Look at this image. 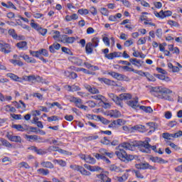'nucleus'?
<instances>
[{"instance_id": "1", "label": "nucleus", "mask_w": 182, "mask_h": 182, "mask_svg": "<svg viewBox=\"0 0 182 182\" xmlns=\"http://www.w3.org/2000/svg\"><path fill=\"white\" fill-rule=\"evenodd\" d=\"M134 146V147H138L139 151H141L142 153L150 154L151 153V150L155 153H157V146H151L147 141H136Z\"/></svg>"}, {"instance_id": "2", "label": "nucleus", "mask_w": 182, "mask_h": 182, "mask_svg": "<svg viewBox=\"0 0 182 182\" xmlns=\"http://www.w3.org/2000/svg\"><path fill=\"white\" fill-rule=\"evenodd\" d=\"M170 93H173V91L168 88H164L161 92H159V95H157V97H159V99H163L164 100H168L169 102H171L173 98L168 95Z\"/></svg>"}, {"instance_id": "3", "label": "nucleus", "mask_w": 182, "mask_h": 182, "mask_svg": "<svg viewBox=\"0 0 182 182\" xmlns=\"http://www.w3.org/2000/svg\"><path fill=\"white\" fill-rule=\"evenodd\" d=\"M26 139L28 141H37V143H46V140H43V138L38 136V135H28L26 134Z\"/></svg>"}, {"instance_id": "4", "label": "nucleus", "mask_w": 182, "mask_h": 182, "mask_svg": "<svg viewBox=\"0 0 182 182\" xmlns=\"http://www.w3.org/2000/svg\"><path fill=\"white\" fill-rule=\"evenodd\" d=\"M108 96L112 102H115V105H117V106H122V102H120L121 100L119 96H117L113 93H108Z\"/></svg>"}, {"instance_id": "5", "label": "nucleus", "mask_w": 182, "mask_h": 182, "mask_svg": "<svg viewBox=\"0 0 182 182\" xmlns=\"http://www.w3.org/2000/svg\"><path fill=\"white\" fill-rule=\"evenodd\" d=\"M115 154L117 157L119 159V160H121L122 161H126V156L127 153L126 152V151H124V149H119V151H115Z\"/></svg>"}, {"instance_id": "6", "label": "nucleus", "mask_w": 182, "mask_h": 182, "mask_svg": "<svg viewBox=\"0 0 182 182\" xmlns=\"http://www.w3.org/2000/svg\"><path fill=\"white\" fill-rule=\"evenodd\" d=\"M99 153H94L93 156L94 157H95V159H97V160H100V159H102V157H105L106 154H107V150L105 149H100L99 150Z\"/></svg>"}, {"instance_id": "7", "label": "nucleus", "mask_w": 182, "mask_h": 182, "mask_svg": "<svg viewBox=\"0 0 182 182\" xmlns=\"http://www.w3.org/2000/svg\"><path fill=\"white\" fill-rule=\"evenodd\" d=\"M164 87H151L150 89V93H151V95H154V96H156V97H157V96H159V95L161 93Z\"/></svg>"}, {"instance_id": "8", "label": "nucleus", "mask_w": 182, "mask_h": 182, "mask_svg": "<svg viewBox=\"0 0 182 182\" xmlns=\"http://www.w3.org/2000/svg\"><path fill=\"white\" fill-rule=\"evenodd\" d=\"M0 50L4 53H11V45L9 43H0Z\"/></svg>"}, {"instance_id": "9", "label": "nucleus", "mask_w": 182, "mask_h": 182, "mask_svg": "<svg viewBox=\"0 0 182 182\" xmlns=\"http://www.w3.org/2000/svg\"><path fill=\"white\" fill-rule=\"evenodd\" d=\"M127 105H128V106L130 107H132V109H137V107H140L139 105V98L137 97L135 100L127 101Z\"/></svg>"}, {"instance_id": "10", "label": "nucleus", "mask_w": 182, "mask_h": 182, "mask_svg": "<svg viewBox=\"0 0 182 182\" xmlns=\"http://www.w3.org/2000/svg\"><path fill=\"white\" fill-rule=\"evenodd\" d=\"M7 139L10 140L11 141H14V143H21L22 141V139L19 136H14L11 135V134L8 133L6 134Z\"/></svg>"}, {"instance_id": "11", "label": "nucleus", "mask_w": 182, "mask_h": 182, "mask_svg": "<svg viewBox=\"0 0 182 182\" xmlns=\"http://www.w3.org/2000/svg\"><path fill=\"white\" fill-rule=\"evenodd\" d=\"M150 161H153V163H159V164H166V163H168V161L159 156H151Z\"/></svg>"}, {"instance_id": "12", "label": "nucleus", "mask_w": 182, "mask_h": 182, "mask_svg": "<svg viewBox=\"0 0 182 182\" xmlns=\"http://www.w3.org/2000/svg\"><path fill=\"white\" fill-rule=\"evenodd\" d=\"M108 75H109L114 79H117V80H119V81L123 80V75H124L123 74L111 71V72H108Z\"/></svg>"}, {"instance_id": "13", "label": "nucleus", "mask_w": 182, "mask_h": 182, "mask_svg": "<svg viewBox=\"0 0 182 182\" xmlns=\"http://www.w3.org/2000/svg\"><path fill=\"white\" fill-rule=\"evenodd\" d=\"M69 60L74 65H77V66H82V63H83L82 59L77 58V57H70Z\"/></svg>"}, {"instance_id": "14", "label": "nucleus", "mask_w": 182, "mask_h": 182, "mask_svg": "<svg viewBox=\"0 0 182 182\" xmlns=\"http://www.w3.org/2000/svg\"><path fill=\"white\" fill-rule=\"evenodd\" d=\"M130 99H132V95L130 94L123 93L119 95V100H121L120 103L122 104L119 107H123V100H130Z\"/></svg>"}, {"instance_id": "15", "label": "nucleus", "mask_w": 182, "mask_h": 182, "mask_svg": "<svg viewBox=\"0 0 182 182\" xmlns=\"http://www.w3.org/2000/svg\"><path fill=\"white\" fill-rule=\"evenodd\" d=\"M19 57L24 59V60L26 61L27 63H36V60L35 58H30V56L28 55H20Z\"/></svg>"}, {"instance_id": "16", "label": "nucleus", "mask_w": 182, "mask_h": 182, "mask_svg": "<svg viewBox=\"0 0 182 182\" xmlns=\"http://www.w3.org/2000/svg\"><path fill=\"white\" fill-rule=\"evenodd\" d=\"M85 87L87 90H88V92H90V93H92V95H97L100 93L99 90H97V88L92 87L89 85H85Z\"/></svg>"}, {"instance_id": "17", "label": "nucleus", "mask_w": 182, "mask_h": 182, "mask_svg": "<svg viewBox=\"0 0 182 182\" xmlns=\"http://www.w3.org/2000/svg\"><path fill=\"white\" fill-rule=\"evenodd\" d=\"M17 48L22 50H26L28 49V43L26 41H21L16 43Z\"/></svg>"}, {"instance_id": "18", "label": "nucleus", "mask_w": 182, "mask_h": 182, "mask_svg": "<svg viewBox=\"0 0 182 182\" xmlns=\"http://www.w3.org/2000/svg\"><path fill=\"white\" fill-rule=\"evenodd\" d=\"M93 43L92 42H89L85 46V52L87 55H90L93 53Z\"/></svg>"}, {"instance_id": "19", "label": "nucleus", "mask_w": 182, "mask_h": 182, "mask_svg": "<svg viewBox=\"0 0 182 182\" xmlns=\"http://www.w3.org/2000/svg\"><path fill=\"white\" fill-rule=\"evenodd\" d=\"M84 167L87 168V170H90V171H100V170H102V168L100 166H92L89 164H84Z\"/></svg>"}, {"instance_id": "20", "label": "nucleus", "mask_w": 182, "mask_h": 182, "mask_svg": "<svg viewBox=\"0 0 182 182\" xmlns=\"http://www.w3.org/2000/svg\"><path fill=\"white\" fill-rule=\"evenodd\" d=\"M97 177L98 178H100L101 182H112V179L109 178V177H107V176H106L103 173L97 175Z\"/></svg>"}, {"instance_id": "21", "label": "nucleus", "mask_w": 182, "mask_h": 182, "mask_svg": "<svg viewBox=\"0 0 182 182\" xmlns=\"http://www.w3.org/2000/svg\"><path fill=\"white\" fill-rule=\"evenodd\" d=\"M41 165L42 167H44V168H54L53 164L50 161H42L41 163Z\"/></svg>"}, {"instance_id": "22", "label": "nucleus", "mask_w": 182, "mask_h": 182, "mask_svg": "<svg viewBox=\"0 0 182 182\" xmlns=\"http://www.w3.org/2000/svg\"><path fill=\"white\" fill-rule=\"evenodd\" d=\"M132 129L133 130H137L138 132H140L141 133L146 132V127H144L143 125H140V124L135 125V126L132 127Z\"/></svg>"}, {"instance_id": "23", "label": "nucleus", "mask_w": 182, "mask_h": 182, "mask_svg": "<svg viewBox=\"0 0 182 182\" xmlns=\"http://www.w3.org/2000/svg\"><path fill=\"white\" fill-rule=\"evenodd\" d=\"M140 110H142L145 113H153V109L151 107H146L144 105L139 106Z\"/></svg>"}, {"instance_id": "24", "label": "nucleus", "mask_w": 182, "mask_h": 182, "mask_svg": "<svg viewBox=\"0 0 182 182\" xmlns=\"http://www.w3.org/2000/svg\"><path fill=\"white\" fill-rule=\"evenodd\" d=\"M75 41H76L75 37H68V36H64L63 37V41L65 43H73Z\"/></svg>"}, {"instance_id": "25", "label": "nucleus", "mask_w": 182, "mask_h": 182, "mask_svg": "<svg viewBox=\"0 0 182 182\" xmlns=\"http://www.w3.org/2000/svg\"><path fill=\"white\" fill-rule=\"evenodd\" d=\"M161 19H164V18H167L168 16H171L173 15V12L171 11H161Z\"/></svg>"}, {"instance_id": "26", "label": "nucleus", "mask_w": 182, "mask_h": 182, "mask_svg": "<svg viewBox=\"0 0 182 182\" xmlns=\"http://www.w3.org/2000/svg\"><path fill=\"white\" fill-rule=\"evenodd\" d=\"M129 62L132 63L134 66H137L138 68L139 66H141V60H137L136 58H131L129 59Z\"/></svg>"}, {"instance_id": "27", "label": "nucleus", "mask_w": 182, "mask_h": 182, "mask_svg": "<svg viewBox=\"0 0 182 182\" xmlns=\"http://www.w3.org/2000/svg\"><path fill=\"white\" fill-rule=\"evenodd\" d=\"M78 171H80V173H81V174H82L83 176H90V174H92L90 172L86 171L85 168L80 166L78 168Z\"/></svg>"}, {"instance_id": "28", "label": "nucleus", "mask_w": 182, "mask_h": 182, "mask_svg": "<svg viewBox=\"0 0 182 182\" xmlns=\"http://www.w3.org/2000/svg\"><path fill=\"white\" fill-rule=\"evenodd\" d=\"M141 164L142 170H147V168L149 170H154V166L149 165V163H141Z\"/></svg>"}, {"instance_id": "29", "label": "nucleus", "mask_w": 182, "mask_h": 182, "mask_svg": "<svg viewBox=\"0 0 182 182\" xmlns=\"http://www.w3.org/2000/svg\"><path fill=\"white\" fill-rule=\"evenodd\" d=\"M7 77H10L11 80H14L15 82H19V77L14 73H7Z\"/></svg>"}, {"instance_id": "30", "label": "nucleus", "mask_w": 182, "mask_h": 182, "mask_svg": "<svg viewBox=\"0 0 182 182\" xmlns=\"http://www.w3.org/2000/svg\"><path fill=\"white\" fill-rule=\"evenodd\" d=\"M149 127V131L148 132L149 134H151V133H154L156 132V127H154V122L147 123Z\"/></svg>"}, {"instance_id": "31", "label": "nucleus", "mask_w": 182, "mask_h": 182, "mask_svg": "<svg viewBox=\"0 0 182 182\" xmlns=\"http://www.w3.org/2000/svg\"><path fill=\"white\" fill-rule=\"evenodd\" d=\"M85 161L89 164H95V163H96V159H95V158L92 157L90 155H87Z\"/></svg>"}, {"instance_id": "32", "label": "nucleus", "mask_w": 182, "mask_h": 182, "mask_svg": "<svg viewBox=\"0 0 182 182\" xmlns=\"http://www.w3.org/2000/svg\"><path fill=\"white\" fill-rule=\"evenodd\" d=\"M23 80H26L27 82H32L33 83V82H36V75H31L28 76H25L23 77Z\"/></svg>"}, {"instance_id": "33", "label": "nucleus", "mask_w": 182, "mask_h": 182, "mask_svg": "<svg viewBox=\"0 0 182 182\" xmlns=\"http://www.w3.org/2000/svg\"><path fill=\"white\" fill-rule=\"evenodd\" d=\"M38 174H42V176H48L49 174V171L43 168H39L37 170Z\"/></svg>"}, {"instance_id": "34", "label": "nucleus", "mask_w": 182, "mask_h": 182, "mask_svg": "<svg viewBox=\"0 0 182 182\" xmlns=\"http://www.w3.org/2000/svg\"><path fill=\"white\" fill-rule=\"evenodd\" d=\"M99 42H100V41L99 40V38L94 37L93 38H92L91 43H92L93 48H97L99 46Z\"/></svg>"}, {"instance_id": "35", "label": "nucleus", "mask_w": 182, "mask_h": 182, "mask_svg": "<svg viewBox=\"0 0 182 182\" xmlns=\"http://www.w3.org/2000/svg\"><path fill=\"white\" fill-rule=\"evenodd\" d=\"M120 146L123 147V149H125V150H132V144L128 142H123L122 144H121Z\"/></svg>"}, {"instance_id": "36", "label": "nucleus", "mask_w": 182, "mask_h": 182, "mask_svg": "<svg viewBox=\"0 0 182 182\" xmlns=\"http://www.w3.org/2000/svg\"><path fill=\"white\" fill-rule=\"evenodd\" d=\"M0 141L1 142V144L3 146H5V147H9V148L12 147V144H11V143H9V141H8V140L6 139L1 138Z\"/></svg>"}, {"instance_id": "37", "label": "nucleus", "mask_w": 182, "mask_h": 182, "mask_svg": "<svg viewBox=\"0 0 182 182\" xmlns=\"http://www.w3.org/2000/svg\"><path fill=\"white\" fill-rule=\"evenodd\" d=\"M145 77H146V79H147V80H149V82H156V77H154V76L151 75L148 72H146Z\"/></svg>"}, {"instance_id": "38", "label": "nucleus", "mask_w": 182, "mask_h": 182, "mask_svg": "<svg viewBox=\"0 0 182 182\" xmlns=\"http://www.w3.org/2000/svg\"><path fill=\"white\" fill-rule=\"evenodd\" d=\"M12 128L13 129H16V130H18V132H25V129L23 128V127L21 124H13L12 125Z\"/></svg>"}, {"instance_id": "39", "label": "nucleus", "mask_w": 182, "mask_h": 182, "mask_svg": "<svg viewBox=\"0 0 182 182\" xmlns=\"http://www.w3.org/2000/svg\"><path fill=\"white\" fill-rule=\"evenodd\" d=\"M99 82H101V83H105V85H110V80L106 78V77H98Z\"/></svg>"}, {"instance_id": "40", "label": "nucleus", "mask_w": 182, "mask_h": 182, "mask_svg": "<svg viewBox=\"0 0 182 182\" xmlns=\"http://www.w3.org/2000/svg\"><path fill=\"white\" fill-rule=\"evenodd\" d=\"M54 163H57V164H59V166H61V167H66V161L62 159L60 160L55 159L54 160Z\"/></svg>"}, {"instance_id": "41", "label": "nucleus", "mask_w": 182, "mask_h": 182, "mask_svg": "<svg viewBox=\"0 0 182 182\" xmlns=\"http://www.w3.org/2000/svg\"><path fill=\"white\" fill-rule=\"evenodd\" d=\"M162 137L164 139H166V140H171V137H173V134L165 132L162 134Z\"/></svg>"}, {"instance_id": "42", "label": "nucleus", "mask_w": 182, "mask_h": 182, "mask_svg": "<svg viewBox=\"0 0 182 182\" xmlns=\"http://www.w3.org/2000/svg\"><path fill=\"white\" fill-rule=\"evenodd\" d=\"M109 170L111 171H117V172H118V171H120V168L119 166H116L115 164H112L109 166Z\"/></svg>"}, {"instance_id": "43", "label": "nucleus", "mask_w": 182, "mask_h": 182, "mask_svg": "<svg viewBox=\"0 0 182 182\" xmlns=\"http://www.w3.org/2000/svg\"><path fill=\"white\" fill-rule=\"evenodd\" d=\"M30 55H33L34 58H39V56H41V51L39 50L37 51L30 50Z\"/></svg>"}, {"instance_id": "44", "label": "nucleus", "mask_w": 182, "mask_h": 182, "mask_svg": "<svg viewBox=\"0 0 182 182\" xmlns=\"http://www.w3.org/2000/svg\"><path fill=\"white\" fill-rule=\"evenodd\" d=\"M40 50V55H42L43 56H45L46 58H48L49 56V53L47 51L46 49L42 48Z\"/></svg>"}, {"instance_id": "45", "label": "nucleus", "mask_w": 182, "mask_h": 182, "mask_svg": "<svg viewBox=\"0 0 182 182\" xmlns=\"http://www.w3.org/2000/svg\"><path fill=\"white\" fill-rule=\"evenodd\" d=\"M100 12L102 15H104L105 16H109V10L107 9L102 7L100 9Z\"/></svg>"}, {"instance_id": "46", "label": "nucleus", "mask_w": 182, "mask_h": 182, "mask_svg": "<svg viewBox=\"0 0 182 182\" xmlns=\"http://www.w3.org/2000/svg\"><path fill=\"white\" fill-rule=\"evenodd\" d=\"M9 35H11L14 39H16L18 38V35L15 33L14 29H9Z\"/></svg>"}, {"instance_id": "47", "label": "nucleus", "mask_w": 182, "mask_h": 182, "mask_svg": "<svg viewBox=\"0 0 182 182\" xmlns=\"http://www.w3.org/2000/svg\"><path fill=\"white\" fill-rule=\"evenodd\" d=\"M119 68H122V69H124V70H126V72H134L135 70L134 68H132L127 65L125 66H119Z\"/></svg>"}, {"instance_id": "48", "label": "nucleus", "mask_w": 182, "mask_h": 182, "mask_svg": "<svg viewBox=\"0 0 182 182\" xmlns=\"http://www.w3.org/2000/svg\"><path fill=\"white\" fill-rule=\"evenodd\" d=\"M48 122H56L58 120H59V119L58 118V116L56 115H53L51 117H48L47 118Z\"/></svg>"}, {"instance_id": "49", "label": "nucleus", "mask_w": 182, "mask_h": 182, "mask_svg": "<svg viewBox=\"0 0 182 182\" xmlns=\"http://www.w3.org/2000/svg\"><path fill=\"white\" fill-rule=\"evenodd\" d=\"M168 24L170 25L171 26H175L176 28L180 26V25H178V23H177V21H172V20L168 21Z\"/></svg>"}, {"instance_id": "50", "label": "nucleus", "mask_w": 182, "mask_h": 182, "mask_svg": "<svg viewBox=\"0 0 182 182\" xmlns=\"http://www.w3.org/2000/svg\"><path fill=\"white\" fill-rule=\"evenodd\" d=\"M38 32H39L41 35H42L43 36H45V35L48 33V29L42 28V27H40V28H38Z\"/></svg>"}, {"instance_id": "51", "label": "nucleus", "mask_w": 182, "mask_h": 182, "mask_svg": "<svg viewBox=\"0 0 182 182\" xmlns=\"http://www.w3.org/2000/svg\"><path fill=\"white\" fill-rule=\"evenodd\" d=\"M78 14H80V15H87L89 14V10L86 9H80L78 10Z\"/></svg>"}, {"instance_id": "52", "label": "nucleus", "mask_w": 182, "mask_h": 182, "mask_svg": "<svg viewBox=\"0 0 182 182\" xmlns=\"http://www.w3.org/2000/svg\"><path fill=\"white\" fill-rule=\"evenodd\" d=\"M11 116L15 120H22V115L21 114H11Z\"/></svg>"}, {"instance_id": "53", "label": "nucleus", "mask_w": 182, "mask_h": 182, "mask_svg": "<svg viewBox=\"0 0 182 182\" xmlns=\"http://www.w3.org/2000/svg\"><path fill=\"white\" fill-rule=\"evenodd\" d=\"M115 122L116 126H123L124 124V120L122 119H118L117 120H114Z\"/></svg>"}, {"instance_id": "54", "label": "nucleus", "mask_w": 182, "mask_h": 182, "mask_svg": "<svg viewBox=\"0 0 182 182\" xmlns=\"http://www.w3.org/2000/svg\"><path fill=\"white\" fill-rule=\"evenodd\" d=\"M97 119H98V120L102 122V123H103L104 124H108V123L109 122V120H107V119L102 117L100 116H97Z\"/></svg>"}, {"instance_id": "55", "label": "nucleus", "mask_w": 182, "mask_h": 182, "mask_svg": "<svg viewBox=\"0 0 182 182\" xmlns=\"http://www.w3.org/2000/svg\"><path fill=\"white\" fill-rule=\"evenodd\" d=\"M62 51L64 52V53H67V55H73L72 51H70V49H69L66 47H63L62 48Z\"/></svg>"}, {"instance_id": "56", "label": "nucleus", "mask_w": 182, "mask_h": 182, "mask_svg": "<svg viewBox=\"0 0 182 182\" xmlns=\"http://www.w3.org/2000/svg\"><path fill=\"white\" fill-rule=\"evenodd\" d=\"M126 161L125 163H129V161H132V160H134V156L133 155H126Z\"/></svg>"}, {"instance_id": "57", "label": "nucleus", "mask_w": 182, "mask_h": 182, "mask_svg": "<svg viewBox=\"0 0 182 182\" xmlns=\"http://www.w3.org/2000/svg\"><path fill=\"white\" fill-rule=\"evenodd\" d=\"M90 11L92 14V15H93L94 16H96V15H97V9H96L95 6H92L90 9Z\"/></svg>"}, {"instance_id": "58", "label": "nucleus", "mask_w": 182, "mask_h": 182, "mask_svg": "<svg viewBox=\"0 0 182 182\" xmlns=\"http://www.w3.org/2000/svg\"><path fill=\"white\" fill-rule=\"evenodd\" d=\"M31 26L33 29H36V31H38L41 28V26L36 23H31Z\"/></svg>"}, {"instance_id": "59", "label": "nucleus", "mask_w": 182, "mask_h": 182, "mask_svg": "<svg viewBox=\"0 0 182 182\" xmlns=\"http://www.w3.org/2000/svg\"><path fill=\"white\" fill-rule=\"evenodd\" d=\"M155 33L157 38H161V36H163V30H161V28H158Z\"/></svg>"}, {"instance_id": "60", "label": "nucleus", "mask_w": 182, "mask_h": 182, "mask_svg": "<svg viewBox=\"0 0 182 182\" xmlns=\"http://www.w3.org/2000/svg\"><path fill=\"white\" fill-rule=\"evenodd\" d=\"M134 73H136V75H139V76H144V77H146V74L147 73V72L144 73V72H143L141 70H135Z\"/></svg>"}, {"instance_id": "61", "label": "nucleus", "mask_w": 182, "mask_h": 182, "mask_svg": "<svg viewBox=\"0 0 182 182\" xmlns=\"http://www.w3.org/2000/svg\"><path fill=\"white\" fill-rule=\"evenodd\" d=\"M105 58H107V59H109V60H112V59H114V53H111L108 55H105Z\"/></svg>"}, {"instance_id": "62", "label": "nucleus", "mask_w": 182, "mask_h": 182, "mask_svg": "<svg viewBox=\"0 0 182 182\" xmlns=\"http://www.w3.org/2000/svg\"><path fill=\"white\" fill-rule=\"evenodd\" d=\"M101 143L107 146V144H110V141L107 139V137L105 136L103 140H101Z\"/></svg>"}, {"instance_id": "63", "label": "nucleus", "mask_w": 182, "mask_h": 182, "mask_svg": "<svg viewBox=\"0 0 182 182\" xmlns=\"http://www.w3.org/2000/svg\"><path fill=\"white\" fill-rule=\"evenodd\" d=\"M91 97L92 99H95V100H102V99H103V97H105L100 95H93Z\"/></svg>"}, {"instance_id": "64", "label": "nucleus", "mask_w": 182, "mask_h": 182, "mask_svg": "<svg viewBox=\"0 0 182 182\" xmlns=\"http://www.w3.org/2000/svg\"><path fill=\"white\" fill-rule=\"evenodd\" d=\"M172 136L174 139H177L178 137H180L182 136V131H178L175 134H172Z\"/></svg>"}]
</instances>
